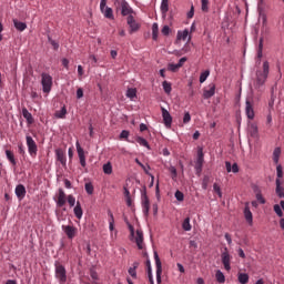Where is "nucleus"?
Returning <instances> with one entry per match:
<instances>
[{
	"mask_svg": "<svg viewBox=\"0 0 284 284\" xmlns=\"http://www.w3.org/2000/svg\"><path fill=\"white\" fill-rule=\"evenodd\" d=\"M268 74H270V62L265 61L263 63V71L262 70L256 71L254 87L262 88V85H265V81H267Z\"/></svg>",
	"mask_w": 284,
	"mask_h": 284,
	"instance_id": "nucleus-1",
	"label": "nucleus"
},
{
	"mask_svg": "<svg viewBox=\"0 0 284 284\" xmlns=\"http://www.w3.org/2000/svg\"><path fill=\"white\" fill-rule=\"evenodd\" d=\"M55 278L59 281L60 284L68 283V271H65V266L61 263L55 262Z\"/></svg>",
	"mask_w": 284,
	"mask_h": 284,
	"instance_id": "nucleus-2",
	"label": "nucleus"
},
{
	"mask_svg": "<svg viewBox=\"0 0 284 284\" xmlns=\"http://www.w3.org/2000/svg\"><path fill=\"white\" fill-rule=\"evenodd\" d=\"M42 91L48 94L52 90V78L48 73L41 74Z\"/></svg>",
	"mask_w": 284,
	"mask_h": 284,
	"instance_id": "nucleus-3",
	"label": "nucleus"
},
{
	"mask_svg": "<svg viewBox=\"0 0 284 284\" xmlns=\"http://www.w3.org/2000/svg\"><path fill=\"white\" fill-rule=\"evenodd\" d=\"M221 261L224 265V270H226V272H230V270H232V256L230 255V251L227 250V247H225L224 251L221 253Z\"/></svg>",
	"mask_w": 284,
	"mask_h": 284,
	"instance_id": "nucleus-4",
	"label": "nucleus"
},
{
	"mask_svg": "<svg viewBox=\"0 0 284 284\" xmlns=\"http://www.w3.org/2000/svg\"><path fill=\"white\" fill-rule=\"evenodd\" d=\"M100 10L102 14L105 17V19H114V13L112 11V8L106 6V0H101Z\"/></svg>",
	"mask_w": 284,
	"mask_h": 284,
	"instance_id": "nucleus-5",
	"label": "nucleus"
},
{
	"mask_svg": "<svg viewBox=\"0 0 284 284\" xmlns=\"http://www.w3.org/2000/svg\"><path fill=\"white\" fill-rule=\"evenodd\" d=\"M27 148L29 150L30 156H34L38 152L37 142H34V139L32 136L27 135Z\"/></svg>",
	"mask_w": 284,
	"mask_h": 284,
	"instance_id": "nucleus-6",
	"label": "nucleus"
},
{
	"mask_svg": "<svg viewBox=\"0 0 284 284\" xmlns=\"http://www.w3.org/2000/svg\"><path fill=\"white\" fill-rule=\"evenodd\" d=\"M154 261L156 267V282L161 284V274H163V266L161 264V258L159 257V253L154 252Z\"/></svg>",
	"mask_w": 284,
	"mask_h": 284,
	"instance_id": "nucleus-7",
	"label": "nucleus"
},
{
	"mask_svg": "<svg viewBox=\"0 0 284 284\" xmlns=\"http://www.w3.org/2000/svg\"><path fill=\"white\" fill-rule=\"evenodd\" d=\"M126 23L130 28V34L134 33V32H139V29L141 28V26L138 23L136 20H134L133 16H129L126 18Z\"/></svg>",
	"mask_w": 284,
	"mask_h": 284,
	"instance_id": "nucleus-8",
	"label": "nucleus"
},
{
	"mask_svg": "<svg viewBox=\"0 0 284 284\" xmlns=\"http://www.w3.org/2000/svg\"><path fill=\"white\" fill-rule=\"evenodd\" d=\"M161 111H162V119L165 128H172V115L163 106L161 108Z\"/></svg>",
	"mask_w": 284,
	"mask_h": 284,
	"instance_id": "nucleus-9",
	"label": "nucleus"
},
{
	"mask_svg": "<svg viewBox=\"0 0 284 284\" xmlns=\"http://www.w3.org/2000/svg\"><path fill=\"white\" fill-rule=\"evenodd\" d=\"M77 146V152L80 161V165L82 168H85L87 162H85V151H83V148H81V144L79 142L75 143Z\"/></svg>",
	"mask_w": 284,
	"mask_h": 284,
	"instance_id": "nucleus-10",
	"label": "nucleus"
},
{
	"mask_svg": "<svg viewBox=\"0 0 284 284\" xmlns=\"http://www.w3.org/2000/svg\"><path fill=\"white\" fill-rule=\"evenodd\" d=\"M62 230L68 239H74V236H77L78 230L72 225H62Z\"/></svg>",
	"mask_w": 284,
	"mask_h": 284,
	"instance_id": "nucleus-11",
	"label": "nucleus"
},
{
	"mask_svg": "<svg viewBox=\"0 0 284 284\" xmlns=\"http://www.w3.org/2000/svg\"><path fill=\"white\" fill-rule=\"evenodd\" d=\"M67 201H68V196L65 195V192L63 191V189H60L58 193L57 206L63 207Z\"/></svg>",
	"mask_w": 284,
	"mask_h": 284,
	"instance_id": "nucleus-12",
	"label": "nucleus"
},
{
	"mask_svg": "<svg viewBox=\"0 0 284 284\" xmlns=\"http://www.w3.org/2000/svg\"><path fill=\"white\" fill-rule=\"evenodd\" d=\"M120 8L122 17H128V14H132V8L125 0L120 2Z\"/></svg>",
	"mask_w": 284,
	"mask_h": 284,
	"instance_id": "nucleus-13",
	"label": "nucleus"
},
{
	"mask_svg": "<svg viewBox=\"0 0 284 284\" xmlns=\"http://www.w3.org/2000/svg\"><path fill=\"white\" fill-rule=\"evenodd\" d=\"M245 112H246L247 119L252 121V119H254V105L252 104L250 99H246Z\"/></svg>",
	"mask_w": 284,
	"mask_h": 284,
	"instance_id": "nucleus-14",
	"label": "nucleus"
},
{
	"mask_svg": "<svg viewBox=\"0 0 284 284\" xmlns=\"http://www.w3.org/2000/svg\"><path fill=\"white\" fill-rule=\"evenodd\" d=\"M16 195L20 201L26 199V186L23 184H19L16 186Z\"/></svg>",
	"mask_w": 284,
	"mask_h": 284,
	"instance_id": "nucleus-15",
	"label": "nucleus"
},
{
	"mask_svg": "<svg viewBox=\"0 0 284 284\" xmlns=\"http://www.w3.org/2000/svg\"><path fill=\"white\" fill-rule=\"evenodd\" d=\"M22 116L26 119L28 125H32V123H34L32 113H30V111H28L26 108L22 109Z\"/></svg>",
	"mask_w": 284,
	"mask_h": 284,
	"instance_id": "nucleus-16",
	"label": "nucleus"
},
{
	"mask_svg": "<svg viewBox=\"0 0 284 284\" xmlns=\"http://www.w3.org/2000/svg\"><path fill=\"white\" fill-rule=\"evenodd\" d=\"M215 92H216V85L210 84V89L204 90L203 98L204 99H212V97H214Z\"/></svg>",
	"mask_w": 284,
	"mask_h": 284,
	"instance_id": "nucleus-17",
	"label": "nucleus"
},
{
	"mask_svg": "<svg viewBox=\"0 0 284 284\" xmlns=\"http://www.w3.org/2000/svg\"><path fill=\"white\" fill-rule=\"evenodd\" d=\"M142 210H143V214H145V216H148V214H150V200L148 199V195H144V197L142 200Z\"/></svg>",
	"mask_w": 284,
	"mask_h": 284,
	"instance_id": "nucleus-18",
	"label": "nucleus"
},
{
	"mask_svg": "<svg viewBox=\"0 0 284 284\" xmlns=\"http://www.w3.org/2000/svg\"><path fill=\"white\" fill-rule=\"evenodd\" d=\"M73 212L75 217H78L79 220L83 219V209L81 207V202H77Z\"/></svg>",
	"mask_w": 284,
	"mask_h": 284,
	"instance_id": "nucleus-19",
	"label": "nucleus"
},
{
	"mask_svg": "<svg viewBox=\"0 0 284 284\" xmlns=\"http://www.w3.org/2000/svg\"><path fill=\"white\" fill-rule=\"evenodd\" d=\"M135 243L139 250H143V231H136Z\"/></svg>",
	"mask_w": 284,
	"mask_h": 284,
	"instance_id": "nucleus-20",
	"label": "nucleus"
},
{
	"mask_svg": "<svg viewBox=\"0 0 284 284\" xmlns=\"http://www.w3.org/2000/svg\"><path fill=\"white\" fill-rule=\"evenodd\" d=\"M237 281L241 284H248L250 283V275L247 273H237Z\"/></svg>",
	"mask_w": 284,
	"mask_h": 284,
	"instance_id": "nucleus-21",
	"label": "nucleus"
},
{
	"mask_svg": "<svg viewBox=\"0 0 284 284\" xmlns=\"http://www.w3.org/2000/svg\"><path fill=\"white\" fill-rule=\"evenodd\" d=\"M244 216H245L247 223L252 224L253 215H252V211H250V203L245 204Z\"/></svg>",
	"mask_w": 284,
	"mask_h": 284,
	"instance_id": "nucleus-22",
	"label": "nucleus"
},
{
	"mask_svg": "<svg viewBox=\"0 0 284 284\" xmlns=\"http://www.w3.org/2000/svg\"><path fill=\"white\" fill-rule=\"evenodd\" d=\"M275 183H276L275 192H276L277 196L280 199H284V187L281 186V180L276 179Z\"/></svg>",
	"mask_w": 284,
	"mask_h": 284,
	"instance_id": "nucleus-23",
	"label": "nucleus"
},
{
	"mask_svg": "<svg viewBox=\"0 0 284 284\" xmlns=\"http://www.w3.org/2000/svg\"><path fill=\"white\" fill-rule=\"evenodd\" d=\"M170 10V4L168 0H162L161 2V12L163 17H166L168 11Z\"/></svg>",
	"mask_w": 284,
	"mask_h": 284,
	"instance_id": "nucleus-24",
	"label": "nucleus"
},
{
	"mask_svg": "<svg viewBox=\"0 0 284 284\" xmlns=\"http://www.w3.org/2000/svg\"><path fill=\"white\" fill-rule=\"evenodd\" d=\"M13 26L17 30H19V32H23V30H26V28H28V24H26L24 22H21L19 20H13Z\"/></svg>",
	"mask_w": 284,
	"mask_h": 284,
	"instance_id": "nucleus-25",
	"label": "nucleus"
},
{
	"mask_svg": "<svg viewBox=\"0 0 284 284\" xmlns=\"http://www.w3.org/2000/svg\"><path fill=\"white\" fill-rule=\"evenodd\" d=\"M204 162H205V160H204L203 149L199 148V150H197V159H196L195 164L203 165Z\"/></svg>",
	"mask_w": 284,
	"mask_h": 284,
	"instance_id": "nucleus-26",
	"label": "nucleus"
},
{
	"mask_svg": "<svg viewBox=\"0 0 284 284\" xmlns=\"http://www.w3.org/2000/svg\"><path fill=\"white\" fill-rule=\"evenodd\" d=\"M6 155L11 165H17V159H14V153L12 151L7 150Z\"/></svg>",
	"mask_w": 284,
	"mask_h": 284,
	"instance_id": "nucleus-27",
	"label": "nucleus"
},
{
	"mask_svg": "<svg viewBox=\"0 0 284 284\" xmlns=\"http://www.w3.org/2000/svg\"><path fill=\"white\" fill-rule=\"evenodd\" d=\"M152 39L156 41L159 39V23L154 22L152 26Z\"/></svg>",
	"mask_w": 284,
	"mask_h": 284,
	"instance_id": "nucleus-28",
	"label": "nucleus"
},
{
	"mask_svg": "<svg viewBox=\"0 0 284 284\" xmlns=\"http://www.w3.org/2000/svg\"><path fill=\"white\" fill-rule=\"evenodd\" d=\"M108 216L110 232H114V214H112V211H108Z\"/></svg>",
	"mask_w": 284,
	"mask_h": 284,
	"instance_id": "nucleus-29",
	"label": "nucleus"
},
{
	"mask_svg": "<svg viewBox=\"0 0 284 284\" xmlns=\"http://www.w3.org/2000/svg\"><path fill=\"white\" fill-rule=\"evenodd\" d=\"M57 159L61 163V165H65L67 158H65V153H63V151H57Z\"/></svg>",
	"mask_w": 284,
	"mask_h": 284,
	"instance_id": "nucleus-30",
	"label": "nucleus"
},
{
	"mask_svg": "<svg viewBox=\"0 0 284 284\" xmlns=\"http://www.w3.org/2000/svg\"><path fill=\"white\" fill-rule=\"evenodd\" d=\"M68 114V109H65V105L61 108V110L55 112L57 119H65V115Z\"/></svg>",
	"mask_w": 284,
	"mask_h": 284,
	"instance_id": "nucleus-31",
	"label": "nucleus"
},
{
	"mask_svg": "<svg viewBox=\"0 0 284 284\" xmlns=\"http://www.w3.org/2000/svg\"><path fill=\"white\" fill-rule=\"evenodd\" d=\"M257 59L258 63H261V59H263V38H260V43L257 47Z\"/></svg>",
	"mask_w": 284,
	"mask_h": 284,
	"instance_id": "nucleus-32",
	"label": "nucleus"
},
{
	"mask_svg": "<svg viewBox=\"0 0 284 284\" xmlns=\"http://www.w3.org/2000/svg\"><path fill=\"white\" fill-rule=\"evenodd\" d=\"M248 131H250L251 136H253V138L258 136V126H256V124H254V123L251 124L248 126Z\"/></svg>",
	"mask_w": 284,
	"mask_h": 284,
	"instance_id": "nucleus-33",
	"label": "nucleus"
},
{
	"mask_svg": "<svg viewBox=\"0 0 284 284\" xmlns=\"http://www.w3.org/2000/svg\"><path fill=\"white\" fill-rule=\"evenodd\" d=\"M182 230H184V232H190L192 230V224H190V217L184 219L182 223Z\"/></svg>",
	"mask_w": 284,
	"mask_h": 284,
	"instance_id": "nucleus-34",
	"label": "nucleus"
},
{
	"mask_svg": "<svg viewBox=\"0 0 284 284\" xmlns=\"http://www.w3.org/2000/svg\"><path fill=\"white\" fill-rule=\"evenodd\" d=\"M255 199L261 205H265V197H263L261 190H255Z\"/></svg>",
	"mask_w": 284,
	"mask_h": 284,
	"instance_id": "nucleus-35",
	"label": "nucleus"
},
{
	"mask_svg": "<svg viewBox=\"0 0 284 284\" xmlns=\"http://www.w3.org/2000/svg\"><path fill=\"white\" fill-rule=\"evenodd\" d=\"M135 141L136 143H139V145H142V148H148V150H150V144L148 143V140H145L144 138L138 136Z\"/></svg>",
	"mask_w": 284,
	"mask_h": 284,
	"instance_id": "nucleus-36",
	"label": "nucleus"
},
{
	"mask_svg": "<svg viewBox=\"0 0 284 284\" xmlns=\"http://www.w3.org/2000/svg\"><path fill=\"white\" fill-rule=\"evenodd\" d=\"M215 278H216L217 283H225V274H223L221 272V270H217L215 272Z\"/></svg>",
	"mask_w": 284,
	"mask_h": 284,
	"instance_id": "nucleus-37",
	"label": "nucleus"
},
{
	"mask_svg": "<svg viewBox=\"0 0 284 284\" xmlns=\"http://www.w3.org/2000/svg\"><path fill=\"white\" fill-rule=\"evenodd\" d=\"M202 12H210V0H201Z\"/></svg>",
	"mask_w": 284,
	"mask_h": 284,
	"instance_id": "nucleus-38",
	"label": "nucleus"
},
{
	"mask_svg": "<svg viewBox=\"0 0 284 284\" xmlns=\"http://www.w3.org/2000/svg\"><path fill=\"white\" fill-rule=\"evenodd\" d=\"M136 267H139V263L134 262L133 267L129 268V274L132 276V278H136Z\"/></svg>",
	"mask_w": 284,
	"mask_h": 284,
	"instance_id": "nucleus-39",
	"label": "nucleus"
},
{
	"mask_svg": "<svg viewBox=\"0 0 284 284\" xmlns=\"http://www.w3.org/2000/svg\"><path fill=\"white\" fill-rule=\"evenodd\" d=\"M190 34V31L187 29H185L184 31H179L178 32V39L182 40V41H185V39H187Z\"/></svg>",
	"mask_w": 284,
	"mask_h": 284,
	"instance_id": "nucleus-40",
	"label": "nucleus"
},
{
	"mask_svg": "<svg viewBox=\"0 0 284 284\" xmlns=\"http://www.w3.org/2000/svg\"><path fill=\"white\" fill-rule=\"evenodd\" d=\"M162 88H163V90H164V92H165L166 94H170V92H172V83H170V82H168V81H164V82L162 83Z\"/></svg>",
	"mask_w": 284,
	"mask_h": 284,
	"instance_id": "nucleus-41",
	"label": "nucleus"
},
{
	"mask_svg": "<svg viewBox=\"0 0 284 284\" xmlns=\"http://www.w3.org/2000/svg\"><path fill=\"white\" fill-rule=\"evenodd\" d=\"M102 170L104 174H112V163L108 162L103 164Z\"/></svg>",
	"mask_w": 284,
	"mask_h": 284,
	"instance_id": "nucleus-42",
	"label": "nucleus"
},
{
	"mask_svg": "<svg viewBox=\"0 0 284 284\" xmlns=\"http://www.w3.org/2000/svg\"><path fill=\"white\" fill-rule=\"evenodd\" d=\"M126 97L131 100L136 99V89H128Z\"/></svg>",
	"mask_w": 284,
	"mask_h": 284,
	"instance_id": "nucleus-43",
	"label": "nucleus"
},
{
	"mask_svg": "<svg viewBox=\"0 0 284 284\" xmlns=\"http://www.w3.org/2000/svg\"><path fill=\"white\" fill-rule=\"evenodd\" d=\"M281 156V148H276L273 152V161L274 163H278V159Z\"/></svg>",
	"mask_w": 284,
	"mask_h": 284,
	"instance_id": "nucleus-44",
	"label": "nucleus"
},
{
	"mask_svg": "<svg viewBox=\"0 0 284 284\" xmlns=\"http://www.w3.org/2000/svg\"><path fill=\"white\" fill-rule=\"evenodd\" d=\"M207 77H210V70H206L200 75V83H205L207 81Z\"/></svg>",
	"mask_w": 284,
	"mask_h": 284,
	"instance_id": "nucleus-45",
	"label": "nucleus"
},
{
	"mask_svg": "<svg viewBox=\"0 0 284 284\" xmlns=\"http://www.w3.org/2000/svg\"><path fill=\"white\" fill-rule=\"evenodd\" d=\"M84 190L87 194H94V185L92 183H85Z\"/></svg>",
	"mask_w": 284,
	"mask_h": 284,
	"instance_id": "nucleus-46",
	"label": "nucleus"
},
{
	"mask_svg": "<svg viewBox=\"0 0 284 284\" xmlns=\"http://www.w3.org/2000/svg\"><path fill=\"white\" fill-rule=\"evenodd\" d=\"M181 67L179 65V64H174V63H169V65H168V70L170 71V72H179V69H180Z\"/></svg>",
	"mask_w": 284,
	"mask_h": 284,
	"instance_id": "nucleus-47",
	"label": "nucleus"
},
{
	"mask_svg": "<svg viewBox=\"0 0 284 284\" xmlns=\"http://www.w3.org/2000/svg\"><path fill=\"white\" fill-rule=\"evenodd\" d=\"M67 201H68L70 207H74V205L77 203V199L74 197V195H68Z\"/></svg>",
	"mask_w": 284,
	"mask_h": 284,
	"instance_id": "nucleus-48",
	"label": "nucleus"
},
{
	"mask_svg": "<svg viewBox=\"0 0 284 284\" xmlns=\"http://www.w3.org/2000/svg\"><path fill=\"white\" fill-rule=\"evenodd\" d=\"M207 185H210V175H205L202 181V187L207 190Z\"/></svg>",
	"mask_w": 284,
	"mask_h": 284,
	"instance_id": "nucleus-49",
	"label": "nucleus"
},
{
	"mask_svg": "<svg viewBox=\"0 0 284 284\" xmlns=\"http://www.w3.org/2000/svg\"><path fill=\"white\" fill-rule=\"evenodd\" d=\"M273 210H274L275 214H277V216H280V217L283 216V210H281V205L275 204L273 206Z\"/></svg>",
	"mask_w": 284,
	"mask_h": 284,
	"instance_id": "nucleus-50",
	"label": "nucleus"
},
{
	"mask_svg": "<svg viewBox=\"0 0 284 284\" xmlns=\"http://www.w3.org/2000/svg\"><path fill=\"white\" fill-rule=\"evenodd\" d=\"M213 190H214L215 193H217L220 199L223 196V193L221 192V186H219V184L214 183L213 184Z\"/></svg>",
	"mask_w": 284,
	"mask_h": 284,
	"instance_id": "nucleus-51",
	"label": "nucleus"
},
{
	"mask_svg": "<svg viewBox=\"0 0 284 284\" xmlns=\"http://www.w3.org/2000/svg\"><path fill=\"white\" fill-rule=\"evenodd\" d=\"M130 136V131L128 130H123L121 133H120V139H125V141H129L128 138Z\"/></svg>",
	"mask_w": 284,
	"mask_h": 284,
	"instance_id": "nucleus-52",
	"label": "nucleus"
},
{
	"mask_svg": "<svg viewBox=\"0 0 284 284\" xmlns=\"http://www.w3.org/2000/svg\"><path fill=\"white\" fill-rule=\"evenodd\" d=\"M175 199H176V201H183V199H185V196L183 195V192L176 191Z\"/></svg>",
	"mask_w": 284,
	"mask_h": 284,
	"instance_id": "nucleus-53",
	"label": "nucleus"
},
{
	"mask_svg": "<svg viewBox=\"0 0 284 284\" xmlns=\"http://www.w3.org/2000/svg\"><path fill=\"white\" fill-rule=\"evenodd\" d=\"M192 121V116L190 115V112H186L183 118V123H190Z\"/></svg>",
	"mask_w": 284,
	"mask_h": 284,
	"instance_id": "nucleus-54",
	"label": "nucleus"
},
{
	"mask_svg": "<svg viewBox=\"0 0 284 284\" xmlns=\"http://www.w3.org/2000/svg\"><path fill=\"white\" fill-rule=\"evenodd\" d=\"M162 34L164 37H168V34H170V27L169 26H164L161 30Z\"/></svg>",
	"mask_w": 284,
	"mask_h": 284,
	"instance_id": "nucleus-55",
	"label": "nucleus"
},
{
	"mask_svg": "<svg viewBox=\"0 0 284 284\" xmlns=\"http://www.w3.org/2000/svg\"><path fill=\"white\" fill-rule=\"evenodd\" d=\"M148 276H149L150 283L154 284V277H152V266H149Z\"/></svg>",
	"mask_w": 284,
	"mask_h": 284,
	"instance_id": "nucleus-56",
	"label": "nucleus"
},
{
	"mask_svg": "<svg viewBox=\"0 0 284 284\" xmlns=\"http://www.w3.org/2000/svg\"><path fill=\"white\" fill-rule=\"evenodd\" d=\"M189 247L191 250H196V247H199V244L196 243V241L191 240L190 243H189Z\"/></svg>",
	"mask_w": 284,
	"mask_h": 284,
	"instance_id": "nucleus-57",
	"label": "nucleus"
},
{
	"mask_svg": "<svg viewBox=\"0 0 284 284\" xmlns=\"http://www.w3.org/2000/svg\"><path fill=\"white\" fill-rule=\"evenodd\" d=\"M49 42L51 43L53 50H59V44L57 41L52 40V38L49 37Z\"/></svg>",
	"mask_w": 284,
	"mask_h": 284,
	"instance_id": "nucleus-58",
	"label": "nucleus"
},
{
	"mask_svg": "<svg viewBox=\"0 0 284 284\" xmlns=\"http://www.w3.org/2000/svg\"><path fill=\"white\" fill-rule=\"evenodd\" d=\"M77 99H83V89L82 88H79L77 90Z\"/></svg>",
	"mask_w": 284,
	"mask_h": 284,
	"instance_id": "nucleus-59",
	"label": "nucleus"
},
{
	"mask_svg": "<svg viewBox=\"0 0 284 284\" xmlns=\"http://www.w3.org/2000/svg\"><path fill=\"white\" fill-rule=\"evenodd\" d=\"M195 170L197 174H201V172H203V164H196L195 163Z\"/></svg>",
	"mask_w": 284,
	"mask_h": 284,
	"instance_id": "nucleus-60",
	"label": "nucleus"
},
{
	"mask_svg": "<svg viewBox=\"0 0 284 284\" xmlns=\"http://www.w3.org/2000/svg\"><path fill=\"white\" fill-rule=\"evenodd\" d=\"M231 172H233V174H236L239 172V164L234 163L231 168Z\"/></svg>",
	"mask_w": 284,
	"mask_h": 284,
	"instance_id": "nucleus-61",
	"label": "nucleus"
},
{
	"mask_svg": "<svg viewBox=\"0 0 284 284\" xmlns=\"http://www.w3.org/2000/svg\"><path fill=\"white\" fill-rule=\"evenodd\" d=\"M170 172H171V174H172V179H176V175H178V173H176V168L172 166V168L170 169Z\"/></svg>",
	"mask_w": 284,
	"mask_h": 284,
	"instance_id": "nucleus-62",
	"label": "nucleus"
},
{
	"mask_svg": "<svg viewBox=\"0 0 284 284\" xmlns=\"http://www.w3.org/2000/svg\"><path fill=\"white\" fill-rule=\"evenodd\" d=\"M194 17V6L191 7V10L187 12V19H192Z\"/></svg>",
	"mask_w": 284,
	"mask_h": 284,
	"instance_id": "nucleus-63",
	"label": "nucleus"
},
{
	"mask_svg": "<svg viewBox=\"0 0 284 284\" xmlns=\"http://www.w3.org/2000/svg\"><path fill=\"white\" fill-rule=\"evenodd\" d=\"M237 254L240 258H245V252L243 251V248H239Z\"/></svg>",
	"mask_w": 284,
	"mask_h": 284,
	"instance_id": "nucleus-64",
	"label": "nucleus"
}]
</instances>
